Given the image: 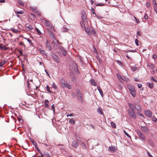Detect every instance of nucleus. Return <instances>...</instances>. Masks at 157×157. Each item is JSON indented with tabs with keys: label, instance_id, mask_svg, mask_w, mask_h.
Segmentation results:
<instances>
[{
	"label": "nucleus",
	"instance_id": "obj_37",
	"mask_svg": "<svg viewBox=\"0 0 157 157\" xmlns=\"http://www.w3.org/2000/svg\"><path fill=\"white\" fill-rule=\"evenodd\" d=\"M136 52V50H128L127 51H126V52Z\"/></svg>",
	"mask_w": 157,
	"mask_h": 157
},
{
	"label": "nucleus",
	"instance_id": "obj_60",
	"mask_svg": "<svg viewBox=\"0 0 157 157\" xmlns=\"http://www.w3.org/2000/svg\"><path fill=\"white\" fill-rule=\"evenodd\" d=\"M52 43L53 44H56V46H57V45H58L57 44H56V41L54 40H53L52 41Z\"/></svg>",
	"mask_w": 157,
	"mask_h": 157
},
{
	"label": "nucleus",
	"instance_id": "obj_20",
	"mask_svg": "<svg viewBox=\"0 0 157 157\" xmlns=\"http://www.w3.org/2000/svg\"><path fill=\"white\" fill-rule=\"evenodd\" d=\"M98 90L99 93H100L102 97H103V92H102V90L101 89V88L100 87H98Z\"/></svg>",
	"mask_w": 157,
	"mask_h": 157
},
{
	"label": "nucleus",
	"instance_id": "obj_8",
	"mask_svg": "<svg viewBox=\"0 0 157 157\" xmlns=\"http://www.w3.org/2000/svg\"><path fill=\"white\" fill-rule=\"evenodd\" d=\"M87 22L86 21H81L80 24L82 29H84L86 28L87 26Z\"/></svg>",
	"mask_w": 157,
	"mask_h": 157
},
{
	"label": "nucleus",
	"instance_id": "obj_50",
	"mask_svg": "<svg viewBox=\"0 0 157 157\" xmlns=\"http://www.w3.org/2000/svg\"><path fill=\"white\" fill-rule=\"evenodd\" d=\"M28 28L29 30H32V27L31 26V25H29V26H28Z\"/></svg>",
	"mask_w": 157,
	"mask_h": 157
},
{
	"label": "nucleus",
	"instance_id": "obj_29",
	"mask_svg": "<svg viewBox=\"0 0 157 157\" xmlns=\"http://www.w3.org/2000/svg\"><path fill=\"white\" fill-rule=\"evenodd\" d=\"M148 66L149 67H150L151 69H153L155 67L154 65L152 64H149Z\"/></svg>",
	"mask_w": 157,
	"mask_h": 157
},
{
	"label": "nucleus",
	"instance_id": "obj_3",
	"mask_svg": "<svg viewBox=\"0 0 157 157\" xmlns=\"http://www.w3.org/2000/svg\"><path fill=\"white\" fill-rule=\"evenodd\" d=\"M128 88L130 90V93L132 96L133 97L136 95V91L134 87L131 85L128 86Z\"/></svg>",
	"mask_w": 157,
	"mask_h": 157
},
{
	"label": "nucleus",
	"instance_id": "obj_44",
	"mask_svg": "<svg viewBox=\"0 0 157 157\" xmlns=\"http://www.w3.org/2000/svg\"><path fill=\"white\" fill-rule=\"evenodd\" d=\"M52 86L55 89H56L57 88V87L56 86L54 82H53L52 83Z\"/></svg>",
	"mask_w": 157,
	"mask_h": 157
},
{
	"label": "nucleus",
	"instance_id": "obj_6",
	"mask_svg": "<svg viewBox=\"0 0 157 157\" xmlns=\"http://www.w3.org/2000/svg\"><path fill=\"white\" fill-rule=\"evenodd\" d=\"M129 115L132 118L135 119L136 118V115L134 111H132L131 109H128V110Z\"/></svg>",
	"mask_w": 157,
	"mask_h": 157
},
{
	"label": "nucleus",
	"instance_id": "obj_47",
	"mask_svg": "<svg viewBox=\"0 0 157 157\" xmlns=\"http://www.w3.org/2000/svg\"><path fill=\"white\" fill-rule=\"evenodd\" d=\"M31 16L33 17L34 19L36 18V16L33 14L31 13L30 14Z\"/></svg>",
	"mask_w": 157,
	"mask_h": 157
},
{
	"label": "nucleus",
	"instance_id": "obj_64",
	"mask_svg": "<svg viewBox=\"0 0 157 157\" xmlns=\"http://www.w3.org/2000/svg\"><path fill=\"white\" fill-rule=\"evenodd\" d=\"M92 33L93 35H94V34H95V32L94 30H93L92 31Z\"/></svg>",
	"mask_w": 157,
	"mask_h": 157
},
{
	"label": "nucleus",
	"instance_id": "obj_61",
	"mask_svg": "<svg viewBox=\"0 0 157 157\" xmlns=\"http://www.w3.org/2000/svg\"><path fill=\"white\" fill-rule=\"evenodd\" d=\"M147 153L148 155L150 157H153L151 154L148 152H147Z\"/></svg>",
	"mask_w": 157,
	"mask_h": 157
},
{
	"label": "nucleus",
	"instance_id": "obj_10",
	"mask_svg": "<svg viewBox=\"0 0 157 157\" xmlns=\"http://www.w3.org/2000/svg\"><path fill=\"white\" fill-rule=\"evenodd\" d=\"M78 144L75 140H73L71 146L75 148H77L78 146Z\"/></svg>",
	"mask_w": 157,
	"mask_h": 157
},
{
	"label": "nucleus",
	"instance_id": "obj_31",
	"mask_svg": "<svg viewBox=\"0 0 157 157\" xmlns=\"http://www.w3.org/2000/svg\"><path fill=\"white\" fill-rule=\"evenodd\" d=\"M111 125L113 128H114L116 127V125L113 122H111Z\"/></svg>",
	"mask_w": 157,
	"mask_h": 157
},
{
	"label": "nucleus",
	"instance_id": "obj_63",
	"mask_svg": "<svg viewBox=\"0 0 157 157\" xmlns=\"http://www.w3.org/2000/svg\"><path fill=\"white\" fill-rule=\"evenodd\" d=\"M131 68L132 70L133 71H135L136 70V69L133 67H132Z\"/></svg>",
	"mask_w": 157,
	"mask_h": 157
},
{
	"label": "nucleus",
	"instance_id": "obj_9",
	"mask_svg": "<svg viewBox=\"0 0 157 157\" xmlns=\"http://www.w3.org/2000/svg\"><path fill=\"white\" fill-rule=\"evenodd\" d=\"M108 150L111 152H114L117 151V148L115 146H112L109 147Z\"/></svg>",
	"mask_w": 157,
	"mask_h": 157
},
{
	"label": "nucleus",
	"instance_id": "obj_4",
	"mask_svg": "<svg viewBox=\"0 0 157 157\" xmlns=\"http://www.w3.org/2000/svg\"><path fill=\"white\" fill-rule=\"evenodd\" d=\"M76 94L78 101L81 103L82 102L83 98H82V95L79 90H77Z\"/></svg>",
	"mask_w": 157,
	"mask_h": 157
},
{
	"label": "nucleus",
	"instance_id": "obj_25",
	"mask_svg": "<svg viewBox=\"0 0 157 157\" xmlns=\"http://www.w3.org/2000/svg\"><path fill=\"white\" fill-rule=\"evenodd\" d=\"M46 47L47 48L50 50H51L52 49V48L51 46L48 44L47 42L46 43Z\"/></svg>",
	"mask_w": 157,
	"mask_h": 157
},
{
	"label": "nucleus",
	"instance_id": "obj_27",
	"mask_svg": "<svg viewBox=\"0 0 157 157\" xmlns=\"http://www.w3.org/2000/svg\"><path fill=\"white\" fill-rule=\"evenodd\" d=\"M11 30L13 31L14 33H17L18 31L17 29H15L14 28H11Z\"/></svg>",
	"mask_w": 157,
	"mask_h": 157
},
{
	"label": "nucleus",
	"instance_id": "obj_48",
	"mask_svg": "<svg viewBox=\"0 0 157 157\" xmlns=\"http://www.w3.org/2000/svg\"><path fill=\"white\" fill-rule=\"evenodd\" d=\"M154 9L156 13H157V6H154Z\"/></svg>",
	"mask_w": 157,
	"mask_h": 157
},
{
	"label": "nucleus",
	"instance_id": "obj_45",
	"mask_svg": "<svg viewBox=\"0 0 157 157\" xmlns=\"http://www.w3.org/2000/svg\"><path fill=\"white\" fill-rule=\"evenodd\" d=\"M35 13L37 15H39V16H40L41 15V13H40L38 11H35Z\"/></svg>",
	"mask_w": 157,
	"mask_h": 157
},
{
	"label": "nucleus",
	"instance_id": "obj_12",
	"mask_svg": "<svg viewBox=\"0 0 157 157\" xmlns=\"http://www.w3.org/2000/svg\"><path fill=\"white\" fill-rule=\"evenodd\" d=\"M134 106L135 107V109H136L139 112H140L141 111V108L140 106L138 104H137L136 103H134Z\"/></svg>",
	"mask_w": 157,
	"mask_h": 157
},
{
	"label": "nucleus",
	"instance_id": "obj_56",
	"mask_svg": "<svg viewBox=\"0 0 157 157\" xmlns=\"http://www.w3.org/2000/svg\"><path fill=\"white\" fill-rule=\"evenodd\" d=\"M45 155L46 157H51V155L49 154H46Z\"/></svg>",
	"mask_w": 157,
	"mask_h": 157
},
{
	"label": "nucleus",
	"instance_id": "obj_24",
	"mask_svg": "<svg viewBox=\"0 0 157 157\" xmlns=\"http://www.w3.org/2000/svg\"><path fill=\"white\" fill-rule=\"evenodd\" d=\"M15 12L16 13V14H23L24 12L23 11L21 10L19 11H15Z\"/></svg>",
	"mask_w": 157,
	"mask_h": 157
},
{
	"label": "nucleus",
	"instance_id": "obj_40",
	"mask_svg": "<svg viewBox=\"0 0 157 157\" xmlns=\"http://www.w3.org/2000/svg\"><path fill=\"white\" fill-rule=\"evenodd\" d=\"M150 79L151 80H152L155 82H157V81L153 77H151Z\"/></svg>",
	"mask_w": 157,
	"mask_h": 157
},
{
	"label": "nucleus",
	"instance_id": "obj_11",
	"mask_svg": "<svg viewBox=\"0 0 157 157\" xmlns=\"http://www.w3.org/2000/svg\"><path fill=\"white\" fill-rule=\"evenodd\" d=\"M145 114L149 117H152V113L151 111L150 110H146L145 112Z\"/></svg>",
	"mask_w": 157,
	"mask_h": 157
},
{
	"label": "nucleus",
	"instance_id": "obj_46",
	"mask_svg": "<svg viewBox=\"0 0 157 157\" xmlns=\"http://www.w3.org/2000/svg\"><path fill=\"white\" fill-rule=\"evenodd\" d=\"M134 17L135 19V20L136 21V22L138 23H139L140 21H139V20L138 19H137L136 18V17Z\"/></svg>",
	"mask_w": 157,
	"mask_h": 157
},
{
	"label": "nucleus",
	"instance_id": "obj_14",
	"mask_svg": "<svg viewBox=\"0 0 157 157\" xmlns=\"http://www.w3.org/2000/svg\"><path fill=\"white\" fill-rule=\"evenodd\" d=\"M128 104L129 105V106L131 109V110L132 111H134L135 109V107L134 106V105H133V104H132L130 103H129Z\"/></svg>",
	"mask_w": 157,
	"mask_h": 157
},
{
	"label": "nucleus",
	"instance_id": "obj_28",
	"mask_svg": "<svg viewBox=\"0 0 157 157\" xmlns=\"http://www.w3.org/2000/svg\"><path fill=\"white\" fill-rule=\"evenodd\" d=\"M18 2L22 6H24L25 5V3L21 0H19L18 1Z\"/></svg>",
	"mask_w": 157,
	"mask_h": 157
},
{
	"label": "nucleus",
	"instance_id": "obj_21",
	"mask_svg": "<svg viewBox=\"0 0 157 157\" xmlns=\"http://www.w3.org/2000/svg\"><path fill=\"white\" fill-rule=\"evenodd\" d=\"M69 122L71 124H75V120L73 119V118H72L71 119H70Z\"/></svg>",
	"mask_w": 157,
	"mask_h": 157
},
{
	"label": "nucleus",
	"instance_id": "obj_34",
	"mask_svg": "<svg viewBox=\"0 0 157 157\" xmlns=\"http://www.w3.org/2000/svg\"><path fill=\"white\" fill-rule=\"evenodd\" d=\"M35 29L36 31L37 32L38 34L39 35H40L41 34V33L40 30L37 28H35Z\"/></svg>",
	"mask_w": 157,
	"mask_h": 157
},
{
	"label": "nucleus",
	"instance_id": "obj_18",
	"mask_svg": "<svg viewBox=\"0 0 157 157\" xmlns=\"http://www.w3.org/2000/svg\"><path fill=\"white\" fill-rule=\"evenodd\" d=\"M90 83L92 85L94 86H96V83L94 79H91L90 81Z\"/></svg>",
	"mask_w": 157,
	"mask_h": 157
},
{
	"label": "nucleus",
	"instance_id": "obj_23",
	"mask_svg": "<svg viewBox=\"0 0 157 157\" xmlns=\"http://www.w3.org/2000/svg\"><path fill=\"white\" fill-rule=\"evenodd\" d=\"M6 62L5 61H2L0 63V67H2L3 65L6 64Z\"/></svg>",
	"mask_w": 157,
	"mask_h": 157
},
{
	"label": "nucleus",
	"instance_id": "obj_5",
	"mask_svg": "<svg viewBox=\"0 0 157 157\" xmlns=\"http://www.w3.org/2000/svg\"><path fill=\"white\" fill-rule=\"evenodd\" d=\"M140 129L142 131L144 132L146 134H150V130L149 128L145 126H141Z\"/></svg>",
	"mask_w": 157,
	"mask_h": 157
},
{
	"label": "nucleus",
	"instance_id": "obj_26",
	"mask_svg": "<svg viewBox=\"0 0 157 157\" xmlns=\"http://www.w3.org/2000/svg\"><path fill=\"white\" fill-rule=\"evenodd\" d=\"M98 112L99 113L101 114L102 115L103 113V112L101 109L98 108Z\"/></svg>",
	"mask_w": 157,
	"mask_h": 157
},
{
	"label": "nucleus",
	"instance_id": "obj_19",
	"mask_svg": "<svg viewBox=\"0 0 157 157\" xmlns=\"http://www.w3.org/2000/svg\"><path fill=\"white\" fill-rule=\"evenodd\" d=\"M60 50L63 55L64 56H65L67 54V52L66 50L63 48H61Z\"/></svg>",
	"mask_w": 157,
	"mask_h": 157
},
{
	"label": "nucleus",
	"instance_id": "obj_55",
	"mask_svg": "<svg viewBox=\"0 0 157 157\" xmlns=\"http://www.w3.org/2000/svg\"><path fill=\"white\" fill-rule=\"evenodd\" d=\"M52 108L53 109V112H55V109L54 108L55 107L54 105H52L51 106Z\"/></svg>",
	"mask_w": 157,
	"mask_h": 157
},
{
	"label": "nucleus",
	"instance_id": "obj_22",
	"mask_svg": "<svg viewBox=\"0 0 157 157\" xmlns=\"http://www.w3.org/2000/svg\"><path fill=\"white\" fill-rule=\"evenodd\" d=\"M82 147L84 149H86L87 147L86 145V143L84 142H82Z\"/></svg>",
	"mask_w": 157,
	"mask_h": 157
},
{
	"label": "nucleus",
	"instance_id": "obj_54",
	"mask_svg": "<svg viewBox=\"0 0 157 157\" xmlns=\"http://www.w3.org/2000/svg\"><path fill=\"white\" fill-rule=\"evenodd\" d=\"M137 86L139 88H141V87L142 86V85L140 84H139L137 85Z\"/></svg>",
	"mask_w": 157,
	"mask_h": 157
},
{
	"label": "nucleus",
	"instance_id": "obj_15",
	"mask_svg": "<svg viewBox=\"0 0 157 157\" xmlns=\"http://www.w3.org/2000/svg\"><path fill=\"white\" fill-rule=\"evenodd\" d=\"M147 84L148 86L151 89H152L153 87V83L151 82H147Z\"/></svg>",
	"mask_w": 157,
	"mask_h": 157
},
{
	"label": "nucleus",
	"instance_id": "obj_13",
	"mask_svg": "<svg viewBox=\"0 0 157 157\" xmlns=\"http://www.w3.org/2000/svg\"><path fill=\"white\" fill-rule=\"evenodd\" d=\"M82 21H86V13H84L82 15Z\"/></svg>",
	"mask_w": 157,
	"mask_h": 157
},
{
	"label": "nucleus",
	"instance_id": "obj_43",
	"mask_svg": "<svg viewBox=\"0 0 157 157\" xmlns=\"http://www.w3.org/2000/svg\"><path fill=\"white\" fill-rule=\"evenodd\" d=\"M19 45H23V46L25 47V44L22 42H20V43L19 44Z\"/></svg>",
	"mask_w": 157,
	"mask_h": 157
},
{
	"label": "nucleus",
	"instance_id": "obj_51",
	"mask_svg": "<svg viewBox=\"0 0 157 157\" xmlns=\"http://www.w3.org/2000/svg\"><path fill=\"white\" fill-rule=\"evenodd\" d=\"M148 17L147 15L146 14H144V19L146 20L147 19Z\"/></svg>",
	"mask_w": 157,
	"mask_h": 157
},
{
	"label": "nucleus",
	"instance_id": "obj_2",
	"mask_svg": "<svg viewBox=\"0 0 157 157\" xmlns=\"http://www.w3.org/2000/svg\"><path fill=\"white\" fill-rule=\"evenodd\" d=\"M46 26L48 27L51 29H53V27L49 21L45 18H43L41 21Z\"/></svg>",
	"mask_w": 157,
	"mask_h": 157
},
{
	"label": "nucleus",
	"instance_id": "obj_52",
	"mask_svg": "<svg viewBox=\"0 0 157 157\" xmlns=\"http://www.w3.org/2000/svg\"><path fill=\"white\" fill-rule=\"evenodd\" d=\"M117 63H118L120 65H122V63L119 60H117Z\"/></svg>",
	"mask_w": 157,
	"mask_h": 157
},
{
	"label": "nucleus",
	"instance_id": "obj_1",
	"mask_svg": "<svg viewBox=\"0 0 157 157\" xmlns=\"http://www.w3.org/2000/svg\"><path fill=\"white\" fill-rule=\"evenodd\" d=\"M136 132L139 137L143 141L145 140V136L142 131L139 129H137L136 130Z\"/></svg>",
	"mask_w": 157,
	"mask_h": 157
},
{
	"label": "nucleus",
	"instance_id": "obj_58",
	"mask_svg": "<svg viewBox=\"0 0 157 157\" xmlns=\"http://www.w3.org/2000/svg\"><path fill=\"white\" fill-rule=\"evenodd\" d=\"M19 52L20 55H21L22 56L23 55V54L22 53V51L21 50H19Z\"/></svg>",
	"mask_w": 157,
	"mask_h": 157
},
{
	"label": "nucleus",
	"instance_id": "obj_39",
	"mask_svg": "<svg viewBox=\"0 0 157 157\" xmlns=\"http://www.w3.org/2000/svg\"><path fill=\"white\" fill-rule=\"evenodd\" d=\"M135 43H136V45L137 46H138L139 45V40H138L137 39H135Z\"/></svg>",
	"mask_w": 157,
	"mask_h": 157
},
{
	"label": "nucleus",
	"instance_id": "obj_17",
	"mask_svg": "<svg viewBox=\"0 0 157 157\" xmlns=\"http://www.w3.org/2000/svg\"><path fill=\"white\" fill-rule=\"evenodd\" d=\"M83 29L85 30V32L88 34V35H91V33L90 31V30L89 29L87 28H86Z\"/></svg>",
	"mask_w": 157,
	"mask_h": 157
},
{
	"label": "nucleus",
	"instance_id": "obj_30",
	"mask_svg": "<svg viewBox=\"0 0 157 157\" xmlns=\"http://www.w3.org/2000/svg\"><path fill=\"white\" fill-rule=\"evenodd\" d=\"M24 38H25V39L27 40V41L29 43V44L31 45L33 44L32 43L31 40H29V39L27 38H25L24 37Z\"/></svg>",
	"mask_w": 157,
	"mask_h": 157
},
{
	"label": "nucleus",
	"instance_id": "obj_62",
	"mask_svg": "<svg viewBox=\"0 0 157 157\" xmlns=\"http://www.w3.org/2000/svg\"><path fill=\"white\" fill-rule=\"evenodd\" d=\"M71 95L72 96L74 97H75V94L73 92H72Z\"/></svg>",
	"mask_w": 157,
	"mask_h": 157
},
{
	"label": "nucleus",
	"instance_id": "obj_32",
	"mask_svg": "<svg viewBox=\"0 0 157 157\" xmlns=\"http://www.w3.org/2000/svg\"><path fill=\"white\" fill-rule=\"evenodd\" d=\"M2 50H6L7 49V48L4 45H2L1 48Z\"/></svg>",
	"mask_w": 157,
	"mask_h": 157
},
{
	"label": "nucleus",
	"instance_id": "obj_41",
	"mask_svg": "<svg viewBox=\"0 0 157 157\" xmlns=\"http://www.w3.org/2000/svg\"><path fill=\"white\" fill-rule=\"evenodd\" d=\"M76 139L78 142H80L81 141V139L79 137H77Z\"/></svg>",
	"mask_w": 157,
	"mask_h": 157
},
{
	"label": "nucleus",
	"instance_id": "obj_36",
	"mask_svg": "<svg viewBox=\"0 0 157 157\" xmlns=\"http://www.w3.org/2000/svg\"><path fill=\"white\" fill-rule=\"evenodd\" d=\"M124 132L125 134V135L127 136L129 138H131V136L125 131V130H124Z\"/></svg>",
	"mask_w": 157,
	"mask_h": 157
},
{
	"label": "nucleus",
	"instance_id": "obj_38",
	"mask_svg": "<svg viewBox=\"0 0 157 157\" xmlns=\"http://www.w3.org/2000/svg\"><path fill=\"white\" fill-rule=\"evenodd\" d=\"M46 89L47 91L50 93H52V92L51 91L50 89V88L49 86H47L46 87Z\"/></svg>",
	"mask_w": 157,
	"mask_h": 157
},
{
	"label": "nucleus",
	"instance_id": "obj_7",
	"mask_svg": "<svg viewBox=\"0 0 157 157\" xmlns=\"http://www.w3.org/2000/svg\"><path fill=\"white\" fill-rule=\"evenodd\" d=\"M61 83L62 86L63 87H67L69 89L71 88V86L67 83L64 82V80H62L61 81Z\"/></svg>",
	"mask_w": 157,
	"mask_h": 157
},
{
	"label": "nucleus",
	"instance_id": "obj_42",
	"mask_svg": "<svg viewBox=\"0 0 157 157\" xmlns=\"http://www.w3.org/2000/svg\"><path fill=\"white\" fill-rule=\"evenodd\" d=\"M96 6H104L105 5V4H104L98 3L96 4Z\"/></svg>",
	"mask_w": 157,
	"mask_h": 157
},
{
	"label": "nucleus",
	"instance_id": "obj_49",
	"mask_svg": "<svg viewBox=\"0 0 157 157\" xmlns=\"http://www.w3.org/2000/svg\"><path fill=\"white\" fill-rule=\"evenodd\" d=\"M152 119L153 121L155 122H156L157 120V119L156 118L154 117H152Z\"/></svg>",
	"mask_w": 157,
	"mask_h": 157
},
{
	"label": "nucleus",
	"instance_id": "obj_35",
	"mask_svg": "<svg viewBox=\"0 0 157 157\" xmlns=\"http://www.w3.org/2000/svg\"><path fill=\"white\" fill-rule=\"evenodd\" d=\"M32 142L34 146H37V144L36 143L34 140L32 141Z\"/></svg>",
	"mask_w": 157,
	"mask_h": 157
},
{
	"label": "nucleus",
	"instance_id": "obj_53",
	"mask_svg": "<svg viewBox=\"0 0 157 157\" xmlns=\"http://www.w3.org/2000/svg\"><path fill=\"white\" fill-rule=\"evenodd\" d=\"M74 116V115L73 113H71L70 114H68L67 115V117H71V116Z\"/></svg>",
	"mask_w": 157,
	"mask_h": 157
},
{
	"label": "nucleus",
	"instance_id": "obj_16",
	"mask_svg": "<svg viewBox=\"0 0 157 157\" xmlns=\"http://www.w3.org/2000/svg\"><path fill=\"white\" fill-rule=\"evenodd\" d=\"M49 103V102L48 100H45L44 102V105L46 108H48L49 107L48 104Z\"/></svg>",
	"mask_w": 157,
	"mask_h": 157
},
{
	"label": "nucleus",
	"instance_id": "obj_59",
	"mask_svg": "<svg viewBox=\"0 0 157 157\" xmlns=\"http://www.w3.org/2000/svg\"><path fill=\"white\" fill-rule=\"evenodd\" d=\"M153 4L154 5V6H157V4L155 0H153Z\"/></svg>",
	"mask_w": 157,
	"mask_h": 157
},
{
	"label": "nucleus",
	"instance_id": "obj_57",
	"mask_svg": "<svg viewBox=\"0 0 157 157\" xmlns=\"http://www.w3.org/2000/svg\"><path fill=\"white\" fill-rule=\"evenodd\" d=\"M157 56L156 55L154 54L152 56V58L154 59H155L156 58Z\"/></svg>",
	"mask_w": 157,
	"mask_h": 157
},
{
	"label": "nucleus",
	"instance_id": "obj_33",
	"mask_svg": "<svg viewBox=\"0 0 157 157\" xmlns=\"http://www.w3.org/2000/svg\"><path fill=\"white\" fill-rule=\"evenodd\" d=\"M40 53H41V54L42 55H46L45 54L44 51L43 50H40Z\"/></svg>",
	"mask_w": 157,
	"mask_h": 157
}]
</instances>
